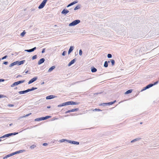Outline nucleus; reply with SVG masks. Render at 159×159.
<instances>
[{
    "instance_id": "obj_1",
    "label": "nucleus",
    "mask_w": 159,
    "mask_h": 159,
    "mask_svg": "<svg viewBox=\"0 0 159 159\" xmlns=\"http://www.w3.org/2000/svg\"><path fill=\"white\" fill-rule=\"evenodd\" d=\"M80 20H75L69 24V26H74L80 23Z\"/></svg>"
},
{
    "instance_id": "obj_2",
    "label": "nucleus",
    "mask_w": 159,
    "mask_h": 159,
    "mask_svg": "<svg viewBox=\"0 0 159 159\" xmlns=\"http://www.w3.org/2000/svg\"><path fill=\"white\" fill-rule=\"evenodd\" d=\"M24 82H25V80H20V81H17V82H15L13 84H12L11 85V87H13L14 86L17 85L19 84L22 83H24Z\"/></svg>"
},
{
    "instance_id": "obj_3",
    "label": "nucleus",
    "mask_w": 159,
    "mask_h": 159,
    "mask_svg": "<svg viewBox=\"0 0 159 159\" xmlns=\"http://www.w3.org/2000/svg\"><path fill=\"white\" fill-rule=\"evenodd\" d=\"M48 0H43L41 4L39 6V9H42L43 8L45 5L47 1Z\"/></svg>"
},
{
    "instance_id": "obj_4",
    "label": "nucleus",
    "mask_w": 159,
    "mask_h": 159,
    "mask_svg": "<svg viewBox=\"0 0 159 159\" xmlns=\"http://www.w3.org/2000/svg\"><path fill=\"white\" fill-rule=\"evenodd\" d=\"M18 133H11L10 134H5L3 136H2L1 137V138H4L5 137H9V136L12 135H15L16 134H17Z\"/></svg>"
},
{
    "instance_id": "obj_5",
    "label": "nucleus",
    "mask_w": 159,
    "mask_h": 159,
    "mask_svg": "<svg viewBox=\"0 0 159 159\" xmlns=\"http://www.w3.org/2000/svg\"><path fill=\"white\" fill-rule=\"evenodd\" d=\"M51 117L50 116H47L45 117H43L42 118H39V119H36L35 120H44L47 119L48 118H49Z\"/></svg>"
},
{
    "instance_id": "obj_6",
    "label": "nucleus",
    "mask_w": 159,
    "mask_h": 159,
    "mask_svg": "<svg viewBox=\"0 0 159 159\" xmlns=\"http://www.w3.org/2000/svg\"><path fill=\"white\" fill-rule=\"evenodd\" d=\"M37 79V77L33 78L32 79H31L29 81V82H28V84H30L32 83L33 82L36 81Z\"/></svg>"
},
{
    "instance_id": "obj_7",
    "label": "nucleus",
    "mask_w": 159,
    "mask_h": 159,
    "mask_svg": "<svg viewBox=\"0 0 159 159\" xmlns=\"http://www.w3.org/2000/svg\"><path fill=\"white\" fill-rule=\"evenodd\" d=\"M69 105H78L79 104V102H74L73 101H69Z\"/></svg>"
},
{
    "instance_id": "obj_8",
    "label": "nucleus",
    "mask_w": 159,
    "mask_h": 159,
    "mask_svg": "<svg viewBox=\"0 0 159 159\" xmlns=\"http://www.w3.org/2000/svg\"><path fill=\"white\" fill-rule=\"evenodd\" d=\"M68 142L69 143H71L74 144L78 145L79 144V142H78L74 141H70V140H68Z\"/></svg>"
},
{
    "instance_id": "obj_9",
    "label": "nucleus",
    "mask_w": 159,
    "mask_h": 159,
    "mask_svg": "<svg viewBox=\"0 0 159 159\" xmlns=\"http://www.w3.org/2000/svg\"><path fill=\"white\" fill-rule=\"evenodd\" d=\"M55 96L53 95H50L46 97V99H50L55 98Z\"/></svg>"
},
{
    "instance_id": "obj_10",
    "label": "nucleus",
    "mask_w": 159,
    "mask_h": 159,
    "mask_svg": "<svg viewBox=\"0 0 159 159\" xmlns=\"http://www.w3.org/2000/svg\"><path fill=\"white\" fill-rule=\"evenodd\" d=\"M45 61V59L44 58L41 59L38 62V64L40 65L43 63Z\"/></svg>"
},
{
    "instance_id": "obj_11",
    "label": "nucleus",
    "mask_w": 159,
    "mask_h": 159,
    "mask_svg": "<svg viewBox=\"0 0 159 159\" xmlns=\"http://www.w3.org/2000/svg\"><path fill=\"white\" fill-rule=\"evenodd\" d=\"M17 61V64L18 65H20L23 64L25 62V60H23L20 61Z\"/></svg>"
},
{
    "instance_id": "obj_12",
    "label": "nucleus",
    "mask_w": 159,
    "mask_h": 159,
    "mask_svg": "<svg viewBox=\"0 0 159 159\" xmlns=\"http://www.w3.org/2000/svg\"><path fill=\"white\" fill-rule=\"evenodd\" d=\"M16 152H14V153H11V154H8V155H7L3 158L5 159V158H7L8 157H10L11 156H13V155H14L15 154H16Z\"/></svg>"
},
{
    "instance_id": "obj_13",
    "label": "nucleus",
    "mask_w": 159,
    "mask_h": 159,
    "mask_svg": "<svg viewBox=\"0 0 159 159\" xmlns=\"http://www.w3.org/2000/svg\"><path fill=\"white\" fill-rule=\"evenodd\" d=\"M36 49V47H34L31 49H29V50H25V51L28 52H31L34 51V50Z\"/></svg>"
},
{
    "instance_id": "obj_14",
    "label": "nucleus",
    "mask_w": 159,
    "mask_h": 159,
    "mask_svg": "<svg viewBox=\"0 0 159 159\" xmlns=\"http://www.w3.org/2000/svg\"><path fill=\"white\" fill-rule=\"evenodd\" d=\"M69 12V11L64 9L62 11L61 13L63 14H66L68 13Z\"/></svg>"
},
{
    "instance_id": "obj_15",
    "label": "nucleus",
    "mask_w": 159,
    "mask_h": 159,
    "mask_svg": "<svg viewBox=\"0 0 159 159\" xmlns=\"http://www.w3.org/2000/svg\"><path fill=\"white\" fill-rule=\"evenodd\" d=\"M109 63L110 62V61H108V62H107V61H105V63H104V66L105 67H108V63Z\"/></svg>"
},
{
    "instance_id": "obj_16",
    "label": "nucleus",
    "mask_w": 159,
    "mask_h": 159,
    "mask_svg": "<svg viewBox=\"0 0 159 159\" xmlns=\"http://www.w3.org/2000/svg\"><path fill=\"white\" fill-rule=\"evenodd\" d=\"M55 67L54 66H52L48 69V71L49 72H51L55 68Z\"/></svg>"
},
{
    "instance_id": "obj_17",
    "label": "nucleus",
    "mask_w": 159,
    "mask_h": 159,
    "mask_svg": "<svg viewBox=\"0 0 159 159\" xmlns=\"http://www.w3.org/2000/svg\"><path fill=\"white\" fill-rule=\"evenodd\" d=\"M75 61V60L74 59L71 60L70 62H69L68 64V66H71L72 64H73Z\"/></svg>"
},
{
    "instance_id": "obj_18",
    "label": "nucleus",
    "mask_w": 159,
    "mask_h": 159,
    "mask_svg": "<svg viewBox=\"0 0 159 159\" xmlns=\"http://www.w3.org/2000/svg\"><path fill=\"white\" fill-rule=\"evenodd\" d=\"M77 1H74V2H73L70 3L68 5L67 7H70V6H71L72 5H73L74 4H75L77 3Z\"/></svg>"
},
{
    "instance_id": "obj_19",
    "label": "nucleus",
    "mask_w": 159,
    "mask_h": 159,
    "mask_svg": "<svg viewBox=\"0 0 159 159\" xmlns=\"http://www.w3.org/2000/svg\"><path fill=\"white\" fill-rule=\"evenodd\" d=\"M73 49V47H70L68 53L69 54Z\"/></svg>"
},
{
    "instance_id": "obj_20",
    "label": "nucleus",
    "mask_w": 159,
    "mask_h": 159,
    "mask_svg": "<svg viewBox=\"0 0 159 159\" xmlns=\"http://www.w3.org/2000/svg\"><path fill=\"white\" fill-rule=\"evenodd\" d=\"M132 89H129L128 91H127L125 93V94H128L129 93H130L132 92Z\"/></svg>"
},
{
    "instance_id": "obj_21",
    "label": "nucleus",
    "mask_w": 159,
    "mask_h": 159,
    "mask_svg": "<svg viewBox=\"0 0 159 159\" xmlns=\"http://www.w3.org/2000/svg\"><path fill=\"white\" fill-rule=\"evenodd\" d=\"M17 61L11 63L10 65L11 66H13L14 65H16L17 64Z\"/></svg>"
},
{
    "instance_id": "obj_22",
    "label": "nucleus",
    "mask_w": 159,
    "mask_h": 159,
    "mask_svg": "<svg viewBox=\"0 0 159 159\" xmlns=\"http://www.w3.org/2000/svg\"><path fill=\"white\" fill-rule=\"evenodd\" d=\"M97 71V69L94 67H93L91 69V71L93 72H96Z\"/></svg>"
},
{
    "instance_id": "obj_23",
    "label": "nucleus",
    "mask_w": 159,
    "mask_h": 159,
    "mask_svg": "<svg viewBox=\"0 0 159 159\" xmlns=\"http://www.w3.org/2000/svg\"><path fill=\"white\" fill-rule=\"evenodd\" d=\"M78 110L79 109L78 108L72 109L71 110V112L77 111H78Z\"/></svg>"
},
{
    "instance_id": "obj_24",
    "label": "nucleus",
    "mask_w": 159,
    "mask_h": 159,
    "mask_svg": "<svg viewBox=\"0 0 159 159\" xmlns=\"http://www.w3.org/2000/svg\"><path fill=\"white\" fill-rule=\"evenodd\" d=\"M111 63L112 66H113L115 64V60L113 59L111 60Z\"/></svg>"
},
{
    "instance_id": "obj_25",
    "label": "nucleus",
    "mask_w": 159,
    "mask_h": 159,
    "mask_svg": "<svg viewBox=\"0 0 159 159\" xmlns=\"http://www.w3.org/2000/svg\"><path fill=\"white\" fill-rule=\"evenodd\" d=\"M31 114V113H29V114H27V115H25V116H22V117H21L20 118H23V117H27V116H28L30 115Z\"/></svg>"
},
{
    "instance_id": "obj_26",
    "label": "nucleus",
    "mask_w": 159,
    "mask_h": 159,
    "mask_svg": "<svg viewBox=\"0 0 159 159\" xmlns=\"http://www.w3.org/2000/svg\"><path fill=\"white\" fill-rule=\"evenodd\" d=\"M25 33V32L24 31L23 32L21 33L20 36L22 37H23L24 36Z\"/></svg>"
},
{
    "instance_id": "obj_27",
    "label": "nucleus",
    "mask_w": 159,
    "mask_h": 159,
    "mask_svg": "<svg viewBox=\"0 0 159 159\" xmlns=\"http://www.w3.org/2000/svg\"><path fill=\"white\" fill-rule=\"evenodd\" d=\"M64 103H62V104H60L58 106V107H61L62 106H65V105L64 104Z\"/></svg>"
},
{
    "instance_id": "obj_28",
    "label": "nucleus",
    "mask_w": 159,
    "mask_h": 159,
    "mask_svg": "<svg viewBox=\"0 0 159 159\" xmlns=\"http://www.w3.org/2000/svg\"><path fill=\"white\" fill-rule=\"evenodd\" d=\"M36 145H32L30 146V148L31 149H32L34 148H35L36 147Z\"/></svg>"
},
{
    "instance_id": "obj_29",
    "label": "nucleus",
    "mask_w": 159,
    "mask_h": 159,
    "mask_svg": "<svg viewBox=\"0 0 159 159\" xmlns=\"http://www.w3.org/2000/svg\"><path fill=\"white\" fill-rule=\"evenodd\" d=\"M37 55H34V56H33L32 57V59L33 60H34V59H35L37 58Z\"/></svg>"
},
{
    "instance_id": "obj_30",
    "label": "nucleus",
    "mask_w": 159,
    "mask_h": 159,
    "mask_svg": "<svg viewBox=\"0 0 159 159\" xmlns=\"http://www.w3.org/2000/svg\"><path fill=\"white\" fill-rule=\"evenodd\" d=\"M154 85V84H150L149 85H148V88H150L151 87H152V86H153Z\"/></svg>"
},
{
    "instance_id": "obj_31",
    "label": "nucleus",
    "mask_w": 159,
    "mask_h": 159,
    "mask_svg": "<svg viewBox=\"0 0 159 159\" xmlns=\"http://www.w3.org/2000/svg\"><path fill=\"white\" fill-rule=\"evenodd\" d=\"M112 57V55L111 54H108V55H107V57L109 58H111Z\"/></svg>"
},
{
    "instance_id": "obj_32",
    "label": "nucleus",
    "mask_w": 159,
    "mask_h": 159,
    "mask_svg": "<svg viewBox=\"0 0 159 159\" xmlns=\"http://www.w3.org/2000/svg\"><path fill=\"white\" fill-rule=\"evenodd\" d=\"M19 93L20 94H24V91H20V92H19Z\"/></svg>"
},
{
    "instance_id": "obj_33",
    "label": "nucleus",
    "mask_w": 159,
    "mask_h": 159,
    "mask_svg": "<svg viewBox=\"0 0 159 159\" xmlns=\"http://www.w3.org/2000/svg\"><path fill=\"white\" fill-rule=\"evenodd\" d=\"M80 8V7L79 6H76L74 8V10H75L79 9Z\"/></svg>"
},
{
    "instance_id": "obj_34",
    "label": "nucleus",
    "mask_w": 159,
    "mask_h": 159,
    "mask_svg": "<svg viewBox=\"0 0 159 159\" xmlns=\"http://www.w3.org/2000/svg\"><path fill=\"white\" fill-rule=\"evenodd\" d=\"M82 54V51L81 50H80L79 51V55L81 56Z\"/></svg>"
},
{
    "instance_id": "obj_35",
    "label": "nucleus",
    "mask_w": 159,
    "mask_h": 159,
    "mask_svg": "<svg viewBox=\"0 0 159 159\" xmlns=\"http://www.w3.org/2000/svg\"><path fill=\"white\" fill-rule=\"evenodd\" d=\"M116 101H114L113 102H110L109 103V104L110 105L114 103Z\"/></svg>"
},
{
    "instance_id": "obj_36",
    "label": "nucleus",
    "mask_w": 159,
    "mask_h": 159,
    "mask_svg": "<svg viewBox=\"0 0 159 159\" xmlns=\"http://www.w3.org/2000/svg\"><path fill=\"white\" fill-rule=\"evenodd\" d=\"M66 52L65 51H64L62 53V55L63 56H65L66 55Z\"/></svg>"
},
{
    "instance_id": "obj_37",
    "label": "nucleus",
    "mask_w": 159,
    "mask_h": 159,
    "mask_svg": "<svg viewBox=\"0 0 159 159\" xmlns=\"http://www.w3.org/2000/svg\"><path fill=\"white\" fill-rule=\"evenodd\" d=\"M148 86H147L146 87H145L144 88V89H143V90H145L148 89Z\"/></svg>"
},
{
    "instance_id": "obj_38",
    "label": "nucleus",
    "mask_w": 159,
    "mask_h": 159,
    "mask_svg": "<svg viewBox=\"0 0 159 159\" xmlns=\"http://www.w3.org/2000/svg\"><path fill=\"white\" fill-rule=\"evenodd\" d=\"M5 97L6 96H5L3 95H0V98H5Z\"/></svg>"
},
{
    "instance_id": "obj_39",
    "label": "nucleus",
    "mask_w": 159,
    "mask_h": 159,
    "mask_svg": "<svg viewBox=\"0 0 159 159\" xmlns=\"http://www.w3.org/2000/svg\"><path fill=\"white\" fill-rule=\"evenodd\" d=\"M65 106L69 105L68 102H64Z\"/></svg>"
},
{
    "instance_id": "obj_40",
    "label": "nucleus",
    "mask_w": 159,
    "mask_h": 159,
    "mask_svg": "<svg viewBox=\"0 0 159 159\" xmlns=\"http://www.w3.org/2000/svg\"><path fill=\"white\" fill-rule=\"evenodd\" d=\"M71 112V110H69L67 111L66 112V113H68Z\"/></svg>"
},
{
    "instance_id": "obj_41",
    "label": "nucleus",
    "mask_w": 159,
    "mask_h": 159,
    "mask_svg": "<svg viewBox=\"0 0 159 159\" xmlns=\"http://www.w3.org/2000/svg\"><path fill=\"white\" fill-rule=\"evenodd\" d=\"M37 89V88H34V87H32V88L31 89V90H32H32H34V89Z\"/></svg>"
},
{
    "instance_id": "obj_42",
    "label": "nucleus",
    "mask_w": 159,
    "mask_h": 159,
    "mask_svg": "<svg viewBox=\"0 0 159 159\" xmlns=\"http://www.w3.org/2000/svg\"><path fill=\"white\" fill-rule=\"evenodd\" d=\"M94 110L95 111H101V110L99 109H95Z\"/></svg>"
},
{
    "instance_id": "obj_43",
    "label": "nucleus",
    "mask_w": 159,
    "mask_h": 159,
    "mask_svg": "<svg viewBox=\"0 0 159 159\" xmlns=\"http://www.w3.org/2000/svg\"><path fill=\"white\" fill-rule=\"evenodd\" d=\"M7 57V56H5L4 57H2V60L6 58Z\"/></svg>"
},
{
    "instance_id": "obj_44",
    "label": "nucleus",
    "mask_w": 159,
    "mask_h": 159,
    "mask_svg": "<svg viewBox=\"0 0 159 159\" xmlns=\"http://www.w3.org/2000/svg\"><path fill=\"white\" fill-rule=\"evenodd\" d=\"M45 48L43 49V50H42V53H44V52H45Z\"/></svg>"
},
{
    "instance_id": "obj_45",
    "label": "nucleus",
    "mask_w": 159,
    "mask_h": 159,
    "mask_svg": "<svg viewBox=\"0 0 159 159\" xmlns=\"http://www.w3.org/2000/svg\"><path fill=\"white\" fill-rule=\"evenodd\" d=\"M4 81V80L0 79V82H3Z\"/></svg>"
},
{
    "instance_id": "obj_46",
    "label": "nucleus",
    "mask_w": 159,
    "mask_h": 159,
    "mask_svg": "<svg viewBox=\"0 0 159 159\" xmlns=\"http://www.w3.org/2000/svg\"><path fill=\"white\" fill-rule=\"evenodd\" d=\"M4 64L7 65L8 64V62L7 61L4 62L3 63Z\"/></svg>"
},
{
    "instance_id": "obj_47",
    "label": "nucleus",
    "mask_w": 159,
    "mask_h": 159,
    "mask_svg": "<svg viewBox=\"0 0 159 159\" xmlns=\"http://www.w3.org/2000/svg\"><path fill=\"white\" fill-rule=\"evenodd\" d=\"M21 76H21V75H18L17 76L16 78H18V77H21Z\"/></svg>"
},
{
    "instance_id": "obj_48",
    "label": "nucleus",
    "mask_w": 159,
    "mask_h": 159,
    "mask_svg": "<svg viewBox=\"0 0 159 159\" xmlns=\"http://www.w3.org/2000/svg\"><path fill=\"white\" fill-rule=\"evenodd\" d=\"M137 140V139H134V140H132V141H131V142H134L135 141H136Z\"/></svg>"
},
{
    "instance_id": "obj_49",
    "label": "nucleus",
    "mask_w": 159,
    "mask_h": 159,
    "mask_svg": "<svg viewBox=\"0 0 159 159\" xmlns=\"http://www.w3.org/2000/svg\"><path fill=\"white\" fill-rule=\"evenodd\" d=\"M27 90H28V92L32 91L31 89H28Z\"/></svg>"
},
{
    "instance_id": "obj_50",
    "label": "nucleus",
    "mask_w": 159,
    "mask_h": 159,
    "mask_svg": "<svg viewBox=\"0 0 159 159\" xmlns=\"http://www.w3.org/2000/svg\"><path fill=\"white\" fill-rule=\"evenodd\" d=\"M43 146H46V145H47V143H44L43 144Z\"/></svg>"
},
{
    "instance_id": "obj_51",
    "label": "nucleus",
    "mask_w": 159,
    "mask_h": 159,
    "mask_svg": "<svg viewBox=\"0 0 159 159\" xmlns=\"http://www.w3.org/2000/svg\"><path fill=\"white\" fill-rule=\"evenodd\" d=\"M24 91V93H27V92H28V90H25Z\"/></svg>"
},
{
    "instance_id": "obj_52",
    "label": "nucleus",
    "mask_w": 159,
    "mask_h": 159,
    "mask_svg": "<svg viewBox=\"0 0 159 159\" xmlns=\"http://www.w3.org/2000/svg\"><path fill=\"white\" fill-rule=\"evenodd\" d=\"M51 107V106H48L47 107V108H49Z\"/></svg>"
},
{
    "instance_id": "obj_53",
    "label": "nucleus",
    "mask_w": 159,
    "mask_h": 159,
    "mask_svg": "<svg viewBox=\"0 0 159 159\" xmlns=\"http://www.w3.org/2000/svg\"><path fill=\"white\" fill-rule=\"evenodd\" d=\"M157 83H158V82H155L154 83V84H154V85H155V84H156Z\"/></svg>"
},
{
    "instance_id": "obj_54",
    "label": "nucleus",
    "mask_w": 159,
    "mask_h": 159,
    "mask_svg": "<svg viewBox=\"0 0 159 159\" xmlns=\"http://www.w3.org/2000/svg\"><path fill=\"white\" fill-rule=\"evenodd\" d=\"M28 72V70H27V71H26L25 72V73L26 74H27V73Z\"/></svg>"
},
{
    "instance_id": "obj_55",
    "label": "nucleus",
    "mask_w": 159,
    "mask_h": 159,
    "mask_svg": "<svg viewBox=\"0 0 159 159\" xmlns=\"http://www.w3.org/2000/svg\"><path fill=\"white\" fill-rule=\"evenodd\" d=\"M65 140H63V139L62 141V140H61V142H63Z\"/></svg>"
},
{
    "instance_id": "obj_56",
    "label": "nucleus",
    "mask_w": 159,
    "mask_h": 159,
    "mask_svg": "<svg viewBox=\"0 0 159 159\" xmlns=\"http://www.w3.org/2000/svg\"><path fill=\"white\" fill-rule=\"evenodd\" d=\"M2 138H1V137L0 138V141H1L2 140H1V139Z\"/></svg>"
},
{
    "instance_id": "obj_57",
    "label": "nucleus",
    "mask_w": 159,
    "mask_h": 159,
    "mask_svg": "<svg viewBox=\"0 0 159 159\" xmlns=\"http://www.w3.org/2000/svg\"><path fill=\"white\" fill-rule=\"evenodd\" d=\"M44 84V82H42V84Z\"/></svg>"
},
{
    "instance_id": "obj_58",
    "label": "nucleus",
    "mask_w": 159,
    "mask_h": 159,
    "mask_svg": "<svg viewBox=\"0 0 159 159\" xmlns=\"http://www.w3.org/2000/svg\"><path fill=\"white\" fill-rule=\"evenodd\" d=\"M1 60V59H0V61Z\"/></svg>"
}]
</instances>
